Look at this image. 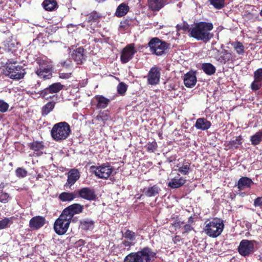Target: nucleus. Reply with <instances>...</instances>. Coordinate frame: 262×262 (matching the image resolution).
Returning a JSON list of instances; mask_svg holds the SVG:
<instances>
[{
	"label": "nucleus",
	"mask_w": 262,
	"mask_h": 262,
	"mask_svg": "<svg viewBox=\"0 0 262 262\" xmlns=\"http://www.w3.org/2000/svg\"><path fill=\"white\" fill-rule=\"evenodd\" d=\"M146 146L148 151L154 152L157 148V144L156 142H152L151 143H148Z\"/></svg>",
	"instance_id": "3c124183"
},
{
	"label": "nucleus",
	"mask_w": 262,
	"mask_h": 262,
	"mask_svg": "<svg viewBox=\"0 0 262 262\" xmlns=\"http://www.w3.org/2000/svg\"><path fill=\"white\" fill-rule=\"evenodd\" d=\"M254 183L251 179L248 177H242L238 181L237 187L239 190H242L251 187Z\"/></svg>",
	"instance_id": "b1692460"
},
{
	"label": "nucleus",
	"mask_w": 262,
	"mask_h": 262,
	"mask_svg": "<svg viewBox=\"0 0 262 262\" xmlns=\"http://www.w3.org/2000/svg\"><path fill=\"white\" fill-rule=\"evenodd\" d=\"M45 217L36 216L32 217L29 222V226L31 228L38 229L43 226L45 224Z\"/></svg>",
	"instance_id": "412c9836"
},
{
	"label": "nucleus",
	"mask_w": 262,
	"mask_h": 262,
	"mask_svg": "<svg viewBox=\"0 0 262 262\" xmlns=\"http://www.w3.org/2000/svg\"><path fill=\"white\" fill-rule=\"evenodd\" d=\"M234 58L233 54L226 50H223L221 52L216 50V55L214 57L215 60L222 64L232 61Z\"/></svg>",
	"instance_id": "f8f14e48"
},
{
	"label": "nucleus",
	"mask_w": 262,
	"mask_h": 262,
	"mask_svg": "<svg viewBox=\"0 0 262 262\" xmlns=\"http://www.w3.org/2000/svg\"><path fill=\"white\" fill-rule=\"evenodd\" d=\"M193 229V228L190 225H188V224H187V225H185L184 226V232H183V233H187L191 230H192Z\"/></svg>",
	"instance_id": "6e6d98bb"
},
{
	"label": "nucleus",
	"mask_w": 262,
	"mask_h": 262,
	"mask_svg": "<svg viewBox=\"0 0 262 262\" xmlns=\"http://www.w3.org/2000/svg\"><path fill=\"white\" fill-rule=\"evenodd\" d=\"M213 28L211 23L201 21L194 24L189 30L190 36L198 41L208 42L213 36L211 31Z\"/></svg>",
	"instance_id": "f257e3e1"
},
{
	"label": "nucleus",
	"mask_w": 262,
	"mask_h": 262,
	"mask_svg": "<svg viewBox=\"0 0 262 262\" xmlns=\"http://www.w3.org/2000/svg\"><path fill=\"white\" fill-rule=\"evenodd\" d=\"M201 68L204 72L208 75H212L216 72V68L211 63H203Z\"/></svg>",
	"instance_id": "c756f323"
},
{
	"label": "nucleus",
	"mask_w": 262,
	"mask_h": 262,
	"mask_svg": "<svg viewBox=\"0 0 262 262\" xmlns=\"http://www.w3.org/2000/svg\"><path fill=\"white\" fill-rule=\"evenodd\" d=\"M167 0H148V6L152 11H158L167 3Z\"/></svg>",
	"instance_id": "a211bd4d"
},
{
	"label": "nucleus",
	"mask_w": 262,
	"mask_h": 262,
	"mask_svg": "<svg viewBox=\"0 0 262 262\" xmlns=\"http://www.w3.org/2000/svg\"><path fill=\"white\" fill-rule=\"evenodd\" d=\"M129 9V8L126 4L121 3L117 8L115 15L118 17L124 16L128 12Z\"/></svg>",
	"instance_id": "a878e982"
},
{
	"label": "nucleus",
	"mask_w": 262,
	"mask_h": 262,
	"mask_svg": "<svg viewBox=\"0 0 262 262\" xmlns=\"http://www.w3.org/2000/svg\"><path fill=\"white\" fill-rule=\"evenodd\" d=\"M95 1L99 3H102L104 1H105L106 0H95Z\"/></svg>",
	"instance_id": "e2e57ef3"
},
{
	"label": "nucleus",
	"mask_w": 262,
	"mask_h": 262,
	"mask_svg": "<svg viewBox=\"0 0 262 262\" xmlns=\"http://www.w3.org/2000/svg\"><path fill=\"white\" fill-rule=\"evenodd\" d=\"M39 67L36 70L48 71V70H51L52 66L50 65L48 61L39 59L37 61Z\"/></svg>",
	"instance_id": "f704fd0d"
},
{
	"label": "nucleus",
	"mask_w": 262,
	"mask_h": 262,
	"mask_svg": "<svg viewBox=\"0 0 262 262\" xmlns=\"http://www.w3.org/2000/svg\"><path fill=\"white\" fill-rule=\"evenodd\" d=\"M30 148L35 151H39L40 149H42L43 145L40 142H34L32 143H31L30 145Z\"/></svg>",
	"instance_id": "09e8293b"
},
{
	"label": "nucleus",
	"mask_w": 262,
	"mask_h": 262,
	"mask_svg": "<svg viewBox=\"0 0 262 262\" xmlns=\"http://www.w3.org/2000/svg\"><path fill=\"white\" fill-rule=\"evenodd\" d=\"M255 241L243 239L238 247L239 254L244 257L248 256L254 252Z\"/></svg>",
	"instance_id": "1a4fd4ad"
},
{
	"label": "nucleus",
	"mask_w": 262,
	"mask_h": 262,
	"mask_svg": "<svg viewBox=\"0 0 262 262\" xmlns=\"http://www.w3.org/2000/svg\"><path fill=\"white\" fill-rule=\"evenodd\" d=\"M156 258V252L146 247L137 252L128 254L125 257L124 262H152Z\"/></svg>",
	"instance_id": "f03ea898"
},
{
	"label": "nucleus",
	"mask_w": 262,
	"mask_h": 262,
	"mask_svg": "<svg viewBox=\"0 0 262 262\" xmlns=\"http://www.w3.org/2000/svg\"><path fill=\"white\" fill-rule=\"evenodd\" d=\"M71 132L69 124L66 122H60L54 124L51 131V135L54 140L62 142L66 140Z\"/></svg>",
	"instance_id": "7ed1b4c3"
},
{
	"label": "nucleus",
	"mask_w": 262,
	"mask_h": 262,
	"mask_svg": "<svg viewBox=\"0 0 262 262\" xmlns=\"http://www.w3.org/2000/svg\"><path fill=\"white\" fill-rule=\"evenodd\" d=\"M169 46V43L157 37L152 38L148 42L151 52L157 56L164 54Z\"/></svg>",
	"instance_id": "423d86ee"
},
{
	"label": "nucleus",
	"mask_w": 262,
	"mask_h": 262,
	"mask_svg": "<svg viewBox=\"0 0 262 262\" xmlns=\"http://www.w3.org/2000/svg\"><path fill=\"white\" fill-rule=\"evenodd\" d=\"M81 26H82V27H85V25L84 24V23H83L81 24Z\"/></svg>",
	"instance_id": "0e129e2a"
},
{
	"label": "nucleus",
	"mask_w": 262,
	"mask_h": 262,
	"mask_svg": "<svg viewBox=\"0 0 262 262\" xmlns=\"http://www.w3.org/2000/svg\"><path fill=\"white\" fill-rule=\"evenodd\" d=\"M160 78V70L156 67L151 68L147 75L148 83L150 85H156L159 82Z\"/></svg>",
	"instance_id": "4468645a"
},
{
	"label": "nucleus",
	"mask_w": 262,
	"mask_h": 262,
	"mask_svg": "<svg viewBox=\"0 0 262 262\" xmlns=\"http://www.w3.org/2000/svg\"><path fill=\"white\" fill-rule=\"evenodd\" d=\"M123 236L125 238L128 239L130 241H133L135 240L136 237V233L129 230H127L123 234Z\"/></svg>",
	"instance_id": "ea45409f"
},
{
	"label": "nucleus",
	"mask_w": 262,
	"mask_h": 262,
	"mask_svg": "<svg viewBox=\"0 0 262 262\" xmlns=\"http://www.w3.org/2000/svg\"><path fill=\"white\" fill-rule=\"evenodd\" d=\"M231 46L237 54L239 55H244L245 47L242 42L238 41H234L232 42Z\"/></svg>",
	"instance_id": "2f4dec72"
},
{
	"label": "nucleus",
	"mask_w": 262,
	"mask_h": 262,
	"mask_svg": "<svg viewBox=\"0 0 262 262\" xmlns=\"http://www.w3.org/2000/svg\"><path fill=\"white\" fill-rule=\"evenodd\" d=\"M122 244L124 245V247H129L134 245L133 244H132L131 242L128 241H124L122 242Z\"/></svg>",
	"instance_id": "4d7b16f0"
},
{
	"label": "nucleus",
	"mask_w": 262,
	"mask_h": 262,
	"mask_svg": "<svg viewBox=\"0 0 262 262\" xmlns=\"http://www.w3.org/2000/svg\"><path fill=\"white\" fill-rule=\"evenodd\" d=\"M254 78L262 81V68H259L254 72Z\"/></svg>",
	"instance_id": "603ef678"
},
{
	"label": "nucleus",
	"mask_w": 262,
	"mask_h": 262,
	"mask_svg": "<svg viewBox=\"0 0 262 262\" xmlns=\"http://www.w3.org/2000/svg\"><path fill=\"white\" fill-rule=\"evenodd\" d=\"M95 222L89 219H85L80 221V227L81 229L88 231L92 230L94 227Z\"/></svg>",
	"instance_id": "393cba45"
},
{
	"label": "nucleus",
	"mask_w": 262,
	"mask_h": 262,
	"mask_svg": "<svg viewBox=\"0 0 262 262\" xmlns=\"http://www.w3.org/2000/svg\"><path fill=\"white\" fill-rule=\"evenodd\" d=\"M80 173L77 169H72L68 173V180L65 186H71L79 179Z\"/></svg>",
	"instance_id": "aec40b11"
},
{
	"label": "nucleus",
	"mask_w": 262,
	"mask_h": 262,
	"mask_svg": "<svg viewBox=\"0 0 262 262\" xmlns=\"http://www.w3.org/2000/svg\"><path fill=\"white\" fill-rule=\"evenodd\" d=\"M224 228L223 221L219 219H214L206 224L205 233L210 237H216L221 234Z\"/></svg>",
	"instance_id": "39448f33"
},
{
	"label": "nucleus",
	"mask_w": 262,
	"mask_h": 262,
	"mask_svg": "<svg viewBox=\"0 0 262 262\" xmlns=\"http://www.w3.org/2000/svg\"><path fill=\"white\" fill-rule=\"evenodd\" d=\"M211 5L217 9H221L224 7V0H209Z\"/></svg>",
	"instance_id": "58836bf2"
},
{
	"label": "nucleus",
	"mask_w": 262,
	"mask_h": 262,
	"mask_svg": "<svg viewBox=\"0 0 262 262\" xmlns=\"http://www.w3.org/2000/svg\"><path fill=\"white\" fill-rule=\"evenodd\" d=\"M83 206L79 204H74L66 208L62 212L69 219L72 220L74 215L81 213L83 210Z\"/></svg>",
	"instance_id": "ddd939ff"
},
{
	"label": "nucleus",
	"mask_w": 262,
	"mask_h": 262,
	"mask_svg": "<svg viewBox=\"0 0 262 262\" xmlns=\"http://www.w3.org/2000/svg\"><path fill=\"white\" fill-rule=\"evenodd\" d=\"M161 188L157 185L149 186L143 189L145 195L148 197L154 196L159 194Z\"/></svg>",
	"instance_id": "5701e85b"
},
{
	"label": "nucleus",
	"mask_w": 262,
	"mask_h": 262,
	"mask_svg": "<svg viewBox=\"0 0 262 262\" xmlns=\"http://www.w3.org/2000/svg\"><path fill=\"white\" fill-rule=\"evenodd\" d=\"M77 197L75 192H63L59 194L58 198L62 202H71Z\"/></svg>",
	"instance_id": "cd10ccee"
},
{
	"label": "nucleus",
	"mask_w": 262,
	"mask_h": 262,
	"mask_svg": "<svg viewBox=\"0 0 262 262\" xmlns=\"http://www.w3.org/2000/svg\"><path fill=\"white\" fill-rule=\"evenodd\" d=\"M42 5L46 10L51 11L56 8L57 4L56 0H45Z\"/></svg>",
	"instance_id": "7c9ffc66"
},
{
	"label": "nucleus",
	"mask_w": 262,
	"mask_h": 262,
	"mask_svg": "<svg viewBox=\"0 0 262 262\" xmlns=\"http://www.w3.org/2000/svg\"><path fill=\"white\" fill-rule=\"evenodd\" d=\"M127 86L124 82H120L117 86L118 93L121 95H123L126 92Z\"/></svg>",
	"instance_id": "a19ab883"
},
{
	"label": "nucleus",
	"mask_w": 262,
	"mask_h": 262,
	"mask_svg": "<svg viewBox=\"0 0 262 262\" xmlns=\"http://www.w3.org/2000/svg\"><path fill=\"white\" fill-rule=\"evenodd\" d=\"M60 63L63 68L68 69L70 71H73V64L71 59H67L66 60L61 62Z\"/></svg>",
	"instance_id": "79ce46f5"
},
{
	"label": "nucleus",
	"mask_w": 262,
	"mask_h": 262,
	"mask_svg": "<svg viewBox=\"0 0 262 262\" xmlns=\"http://www.w3.org/2000/svg\"><path fill=\"white\" fill-rule=\"evenodd\" d=\"M10 199L9 194L8 193L1 191L0 192V202L3 203H6Z\"/></svg>",
	"instance_id": "49530a36"
},
{
	"label": "nucleus",
	"mask_w": 262,
	"mask_h": 262,
	"mask_svg": "<svg viewBox=\"0 0 262 262\" xmlns=\"http://www.w3.org/2000/svg\"><path fill=\"white\" fill-rule=\"evenodd\" d=\"M137 50L135 47L134 43H130L127 45L122 50L120 59L122 63H126L134 57V55L137 53Z\"/></svg>",
	"instance_id": "9d476101"
},
{
	"label": "nucleus",
	"mask_w": 262,
	"mask_h": 262,
	"mask_svg": "<svg viewBox=\"0 0 262 262\" xmlns=\"http://www.w3.org/2000/svg\"><path fill=\"white\" fill-rule=\"evenodd\" d=\"M178 170L183 175H187L191 171L190 168V163L188 162H185L182 164H179L177 165Z\"/></svg>",
	"instance_id": "c85d7f7f"
},
{
	"label": "nucleus",
	"mask_w": 262,
	"mask_h": 262,
	"mask_svg": "<svg viewBox=\"0 0 262 262\" xmlns=\"http://www.w3.org/2000/svg\"><path fill=\"white\" fill-rule=\"evenodd\" d=\"M241 136L233 138L229 142L228 145L231 148H237L242 143Z\"/></svg>",
	"instance_id": "c9c22d12"
},
{
	"label": "nucleus",
	"mask_w": 262,
	"mask_h": 262,
	"mask_svg": "<svg viewBox=\"0 0 262 262\" xmlns=\"http://www.w3.org/2000/svg\"><path fill=\"white\" fill-rule=\"evenodd\" d=\"M251 144L254 145H257L262 142V131H258L250 137Z\"/></svg>",
	"instance_id": "473e14b6"
},
{
	"label": "nucleus",
	"mask_w": 262,
	"mask_h": 262,
	"mask_svg": "<svg viewBox=\"0 0 262 262\" xmlns=\"http://www.w3.org/2000/svg\"><path fill=\"white\" fill-rule=\"evenodd\" d=\"M177 30L178 32L182 30L186 31L189 29V25L186 22H184L182 24H178L176 26Z\"/></svg>",
	"instance_id": "8fccbe9b"
},
{
	"label": "nucleus",
	"mask_w": 262,
	"mask_h": 262,
	"mask_svg": "<svg viewBox=\"0 0 262 262\" xmlns=\"http://www.w3.org/2000/svg\"><path fill=\"white\" fill-rule=\"evenodd\" d=\"M63 85L61 84L60 82L54 83L41 91L39 94L42 98L46 100L53 99L57 101L59 98L57 94L52 95L50 94L57 93L63 89Z\"/></svg>",
	"instance_id": "0eeeda50"
},
{
	"label": "nucleus",
	"mask_w": 262,
	"mask_h": 262,
	"mask_svg": "<svg viewBox=\"0 0 262 262\" xmlns=\"http://www.w3.org/2000/svg\"><path fill=\"white\" fill-rule=\"evenodd\" d=\"M76 244L77 246H81L84 245L85 244V242L83 240L80 239L76 243Z\"/></svg>",
	"instance_id": "052dcab7"
},
{
	"label": "nucleus",
	"mask_w": 262,
	"mask_h": 262,
	"mask_svg": "<svg viewBox=\"0 0 262 262\" xmlns=\"http://www.w3.org/2000/svg\"><path fill=\"white\" fill-rule=\"evenodd\" d=\"M16 175L19 178H24L27 175V171L23 168H18L16 171Z\"/></svg>",
	"instance_id": "a18cd8bd"
},
{
	"label": "nucleus",
	"mask_w": 262,
	"mask_h": 262,
	"mask_svg": "<svg viewBox=\"0 0 262 262\" xmlns=\"http://www.w3.org/2000/svg\"><path fill=\"white\" fill-rule=\"evenodd\" d=\"M259 14H260V15L261 16H262V9H261V10L260 11V13H259Z\"/></svg>",
	"instance_id": "69168bd1"
},
{
	"label": "nucleus",
	"mask_w": 262,
	"mask_h": 262,
	"mask_svg": "<svg viewBox=\"0 0 262 262\" xmlns=\"http://www.w3.org/2000/svg\"><path fill=\"white\" fill-rule=\"evenodd\" d=\"M254 206L255 207H262V196L254 200Z\"/></svg>",
	"instance_id": "5fc2aeb1"
},
{
	"label": "nucleus",
	"mask_w": 262,
	"mask_h": 262,
	"mask_svg": "<svg viewBox=\"0 0 262 262\" xmlns=\"http://www.w3.org/2000/svg\"><path fill=\"white\" fill-rule=\"evenodd\" d=\"M35 73L38 77L44 79H49L52 76L51 70H48V71L36 70Z\"/></svg>",
	"instance_id": "4c0bfd02"
},
{
	"label": "nucleus",
	"mask_w": 262,
	"mask_h": 262,
	"mask_svg": "<svg viewBox=\"0 0 262 262\" xmlns=\"http://www.w3.org/2000/svg\"><path fill=\"white\" fill-rule=\"evenodd\" d=\"M84 49L78 48L73 51L71 54V58L75 61L77 64H82L85 60L84 54Z\"/></svg>",
	"instance_id": "f3484780"
},
{
	"label": "nucleus",
	"mask_w": 262,
	"mask_h": 262,
	"mask_svg": "<svg viewBox=\"0 0 262 262\" xmlns=\"http://www.w3.org/2000/svg\"><path fill=\"white\" fill-rule=\"evenodd\" d=\"M54 101H55V100H53L52 101L48 102L42 107V114L43 115H48L53 110L56 103Z\"/></svg>",
	"instance_id": "72a5a7b5"
},
{
	"label": "nucleus",
	"mask_w": 262,
	"mask_h": 262,
	"mask_svg": "<svg viewBox=\"0 0 262 262\" xmlns=\"http://www.w3.org/2000/svg\"><path fill=\"white\" fill-rule=\"evenodd\" d=\"M95 174L101 179H107L113 172V168L109 165L102 164L101 166L92 168Z\"/></svg>",
	"instance_id": "9b49d317"
},
{
	"label": "nucleus",
	"mask_w": 262,
	"mask_h": 262,
	"mask_svg": "<svg viewBox=\"0 0 262 262\" xmlns=\"http://www.w3.org/2000/svg\"><path fill=\"white\" fill-rule=\"evenodd\" d=\"M194 126L198 129L206 130L210 128L211 123L205 118H199L196 119Z\"/></svg>",
	"instance_id": "6ab92c4d"
},
{
	"label": "nucleus",
	"mask_w": 262,
	"mask_h": 262,
	"mask_svg": "<svg viewBox=\"0 0 262 262\" xmlns=\"http://www.w3.org/2000/svg\"><path fill=\"white\" fill-rule=\"evenodd\" d=\"M78 195L89 201L95 200L96 198L94 190L89 187H83L79 190Z\"/></svg>",
	"instance_id": "2eb2a0df"
},
{
	"label": "nucleus",
	"mask_w": 262,
	"mask_h": 262,
	"mask_svg": "<svg viewBox=\"0 0 262 262\" xmlns=\"http://www.w3.org/2000/svg\"><path fill=\"white\" fill-rule=\"evenodd\" d=\"M172 240L174 244H177L181 241V238L177 235L173 238Z\"/></svg>",
	"instance_id": "13d9d810"
},
{
	"label": "nucleus",
	"mask_w": 262,
	"mask_h": 262,
	"mask_svg": "<svg viewBox=\"0 0 262 262\" xmlns=\"http://www.w3.org/2000/svg\"><path fill=\"white\" fill-rule=\"evenodd\" d=\"M196 82V78L195 74L192 72H188L184 77V83L187 88H192Z\"/></svg>",
	"instance_id": "4be33fe9"
},
{
	"label": "nucleus",
	"mask_w": 262,
	"mask_h": 262,
	"mask_svg": "<svg viewBox=\"0 0 262 262\" xmlns=\"http://www.w3.org/2000/svg\"><path fill=\"white\" fill-rule=\"evenodd\" d=\"M98 18V15L96 12H93L86 15V19L88 23L96 21Z\"/></svg>",
	"instance_id": "c03bdc74"
},
{
	"label": "nucleus",
	"mask_w": 262,
	"mask_h": 262,
	"mask_svg": "<svg viewBox=\"0 0 262 262\" xmlns=\"http://www.w3.org/2000/svg\"><path fill=\"white\" fill-rule=\"evenodd\" d=\"M128 26L127 23L126 21H121L120 23V28H126Z\"/></svg>",
	"instance_id": "bf43d9fd"
},
{
	"label": "nucleus",
	"mask_w": 262,
	"mask_h": 262,
	"mask_svg": "<svg viewBox=\"0 0 262 262\" xmlns=\"http://www.w3.org/2000/svg\"><path fill=\"white\" fill-rule=\"evenodd\" d=\"M261 81L259 79H254V81L251 84V88L253 91L259 90L261 86Z\"/></svg>",
	"instance_id": "37998d69"
},
{
	"label": "nucleus",
	"mask_w": 262,
	"mask_h": 262,
	"mask_svg": "<svg viewBox=\"0 0 262 262\" xmlns=\"http://www.w3.org/2000/svg\"><path fill=\"white\" fill-rule=\"evenodd\" d=\"M9 107V105L3 100L0 99V112H6Z\"/></svg>",
	"instance_id": "de8ad7c7"
},
{
	"label": "nucleus",
	"mask_w": 262,
	"mask_h": 262,
	"mask_svg": "<svg viewBox=\"0 0 262 262\" xmlns=\"http://www.w3.org/2000/svg\"><path fill=\"white\" fill-rule=\"evenodd\" d=\"M186 182V180L177 173L168 183V186L172 189L178 188L182 186Z\"/></svg>",
	"instance_id": "dca6fc26"
},
{
	"label": "nucleus",
	"mask_w": 262,
	"mask_h": 262,
	"mask_svg": "<svg viewBox=\"0 0 262 262\" xmlns=\"http://www.w3.org/2000/svg\"><path fill=\"white\" fill-rule=\"evenodd\" d=\"M73 72V71H70L69 72L64 73V72H61L60 71L59 73V77L60 78L62 79H69L71 77L72 73Z\"/></svg>",
	"instance_id": "864d4df0"
},
{
	"label": "nucleus",
	"mask_w": 262,
	"mask_h": 262,
	"mask_svg": "<svg viewBox=\"0 0 262 262\" xmlns=\"http://www.w3.org/2000/svg\"><path fill=\"white\" fill-rule=\"evenodd\" d=\"M13 223L12 217H5L0 221V229L8 228Z\"/></svg>",
	"instance_id": "e433bc0d"
},
{
	"label": "nucleus",
	"mask_w": 262,
	"mask_h": 262,
	"mask_svg": "<svg viewBox=\"0 0 262 262\" xmlns=\"http://www.w3.org/2000/svg\"><path fill=\"white\" fill-rule=\"evenodd\" d=\"M68 218L63 213H61L59 217L55 221L54 229L57 234L63 235L67 232L71 222V220Z\"/></svg>",
	"instance_id": "6e6552de"
},
{
	"label": "nucleus",
	"mask_w": 262,
	"mask_h": 262,
	"mask_svg": "<svg viewBox=\"0 0 262 262\" xmlns=\"http://www.w3.org/2000/svg\"><path fill=\"white\" fill-rule=\"evenodd\" d=\"M95 99L97 102V107L98 108L103 109L106 108L109 103L110 100L101 95H97L95 96Z\"/></svg>",
	"instance_id": "bb28decb"
},
{
	"label": "nucleus",
	"mask_w": 262,
	"mask_h": 262,
	"mask_svg": "<svg viewBox=\"0 0 262 262\" xmlns=\"http://www.w3.org/2000/svg\"><path fill=\"white\" fill-rule=\"evenodd\" d=\"M4 73L12 79L19 80L24 77L26 72L23 66L17 64L16 62H14L7 63Z\"/></svg>",
	"instance_id": "20e7f679"
},
{
	"label": "nucleus",
	"mask_w": 262,
	"mask_h": 262,
	"mask_svg": "<svg viewBox=\"0 0 262 262\" xmlns=\"http://www.w3.org/2000/svg\"><path fill=\"white\" fill-rule=\"evenodd\" d=\"M104 117L105 118L103 119L101 116H98V119H100V118H101L102 120H106L107 119V117L106 116Z\"/></svg>",
	"instance_id": "680f3d73"
}]
</instances>
